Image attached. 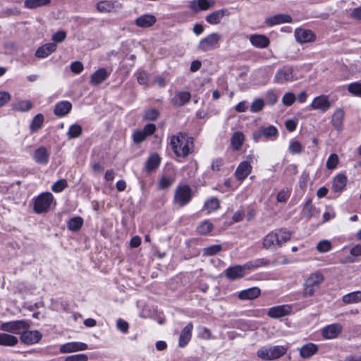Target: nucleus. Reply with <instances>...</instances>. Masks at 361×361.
Here are the masks:
<instances>
[{
	"instance_id": "f257e3e1",
	"label": "nucleus",
	"mask_w": 361,
	"mask_h": 361,
	"mask_svg": "<svg viewBox=\"0 0 361 361\" xmlns=\"http://www.w3.org/2000/svg\"><path fill=\"white\" fill-rule=\"evenodd\" d=\"M170 145L178 157L185 158L194 150L193 138L183 133L172 135L170 139Z\"/></svg>"
},
{
	"instance_id": "f03ea898",
	"label": "nucleus",
	"mask_w": 361,
	"mask_h": 361,
	"mask_svg": "<svg viewBox=\"0 0 361 361\" xmlns=\"http://www.w3.org/2000/svg\"><path fill=\"white\" fill-rule=\"evenodd\" d=\"M291 233L286 229H276L269 233L263 239V247L269 249L274 246L281 247L290 239Z\"/></svg>"
},
{
	"instance_id": "7ed1b4c3",
	"label": "nucleus",
	"mask_w": 361,
	"mask_h": 361,
	"mask_svg": "<svg viewBox=\"0 0 361 361\" xmlns=\"http://www.w3.org/2000/svg\"><path fill=\"white\" fill-rule=\"evenodd\" d=\"M287 352V348L283 345H274L269 348L263 347L257 352V356L264 361L277 360Z\"/></svg>"
},
{
	"instance_id": "20e7f679",
	"label": "nucleus",
	"mask_w": 361,
	"mask_h": 361,
	"mask_svg": "<svg viewBox=\"0 0 361 361\" xmlns=\"http://www.w3.org/2000/svg\"><path fill=\"white\" fill-rule=\"evenodd\" d=\"M323 281L324 276L319 271L311 274L303 284V296H312Z\"/></svg>"
},
{
	"instance_id": "39448f33",
	"label": "nucleus",
	"mask_w": 361,
	"mask_h": 361,
	"mask_svg": "<svg viewBox=\"0 0 361 361\" xmlns=\"http://www.w3.org/2000/svg\"><path fill=\"white\" fill-rule=\"evenodd\" d=\"M54 201V196L49 192H45L36 197L33 210L36 214L47 212Z\"/></svg>"
},
{
	"instance_id": "423d86ee",
	"label": "nucleus",
	"mask_w": 361,
	"mask_h": 361,
	"mask_svg": "<svg viewBox=\"0 0 361 361\" xmlns=\"http://www.w3.org/2000/svg\"><path fill=\"white\" fill-rule=\"evenodd\" d=\"M30 322L26 320H16L8 322H4L1 324L0 329L15 334H22L24 330L29 329Z\"/></svg>"
},
{
	"instance_id": "0eeeda50",
	"label": "nucleus",
	"mask_w": 361,
	"mask_h": 361,
	"mask_svg": "<svg viewBox=\"0 0 361 361\" xmlns=\"http://www.w3.org/2000/svg\"><path fill=\"white\" fill-rule=\"evenodd\" d=\"M221 39V36L220 34L213 32L200 41L197 49L204 52L214 49L219 47Z\"/></svg>"
},
{
	"instance_id": "6e6552de",
	"label": "nucleus",
	"mask_w": 361,
	"mask_h": 361,
	"mask_svg": "<svg viewBox=\"0 0 361 361\" xmlns=\"http://www.w3.org/2000/svg\"><path fill=\"white\" fill-rule=\"evenodd\" d=\"M192 199V190L188 185H179L174 194V202L182 207L190 202Z\"/></svg>"
},
{
	"instance_id": "1a4fd4ad",
	"label": "nucleus",
	"mask_w": 361,
	"mask_h": 361,
	"mask_svg": "<svg viewBox=\"0 0 361 361\" xmlns=\"http://www.w3.org/2000/svg\"><path fill=\"white\" fill-rule=\"evenodd\" d=\"M42 335L37 330H24L20 336V341L27 345H33L42 339Z\"/></svg>"
},
{
	"instance_id": "9d476101",
	"label": "nucleus",
	"mask_w": 361,
	"mask_h": 361,
	"mask_svg": "<svg viewBox=\"0 0 361 361\" xmlns=\"http://www.w3.org/2000/svg\"><path fill=\"white\" fill-rule=\"evenodd\" d=\"M295 39L300 44L312 42L315 40V35L310 30L297 28L294 32Z\"/></svg>"
},
{
	"instance_id": "9b49d317",
	"label": "nucleus",
	"mask_w": 361,
	"mask_h": 361,
	"mask_svg": "<svg viewBox=\"0 0 361 361\" xmlns=\"http://www.w3.org/2000/svg\"><path fill=\"white\" fill-rule=\"evenodd\" d=\"M247 270L245 267V264L243 265H235L230 267L225 270V276L230 280H236L240 278H243Z\"/></svg>"
},
{
	"instance_id": "f8f14e48",
	"label": "nucleus",
	"mask_w": 361,
	"mask_h": 361,
	"mask_svg": "<svg viewBox=\"0 0 361 361\" xmlns=\"http://www.w3.org/2000/svg\"><path fill=\"white\" fill-rule=\"evenodd\" d=\"M343 327L338 323L327 325L322 330V335L326 339H334L342 332Z\"/></svg>"
},
{
	"instance_id": "ddd939ff",
	"label": "nucleus",
	"mask_w": 361,
	"mask_h": 361,
	"mask_svg": "<svg viewBox=\"0 0 361 361\" xmlns=\"http://www.w3.org/2000/svg\"><path fill=\"white\" fill-rule=\"evenodd\" d=\"M292 307L288 305H278L271 307L267 315L271 318L279 319L290 314Z\"/></svg>"
},
{
	"instance_id": "4468645a",
	"label": "nucleus",
	"mask_w": 361,
	"mask_h": 361,
	"mask_svg": "<svg viewBox=\"0 0 361 361\" xmlns=\"http://www.w3.org/2000/svg\"><path fill=\"white\" fill-rule=\"evenodd\" d=\"M122 4L118 3L117 1H107L104 0L99 1L96 8L99 13H111L116 11V9L121 8Z\"/></svg>"
},
{
	"instance_id": "2eb2a0df",
	"label": "nucleus",
	"mask_w": 361,
	"mask_h": 361,
	"mask_svg": "<svg viewBox=\"0 0 361 361\" xmlns=\"http://www.w3.org/2000/svg\"><path fill=\"white\" fill-rule=\"evenodd\" d=\"M310 106L312 109H318L322 112H325L330 108L331 102L327 95L322 94L316 97L313 99Z\"/></svg>"
},
{
	"instance_id": "dca6fc26",
	"label": "nucleus",
	"mask_w": 361,
	"mask_h": 361,
	"mask_svg": "<svg viewBox=\"0 0 361 361\" xmlns=\"http://www.w3.org/2000/svg\"><path fill=\"white\" fill-rule=\"evenodd\" d=\"M293 78V68L291 67H283L276 72L274 77V82L282 84L292 81Z\"/></svg>"
},
{
	"instance_id": "f3484780",
	"label": "nucleus",
	"mask_w": 361,
	"mask_h": 361,
	"mask_svg": "<svg viewBox=\"0 0 361 361\" xmlns=\"http://www.w3.org/2000/svg\"><path fill=\"white\" fill-rule=\"evenodd\" d=\"M87 345L82 342H70L60 346L59 350L61 353H70L77 351L85 350Z\"/></svg>"
},
{
	"instance_id": "a211bd4d",
	"label": "nucleus",
	"mask_w": 361,
	"mask_h": 361,
	"mask_svg": "<svg viewBox=\"0 0 361 361\" xmlns=\"http://www.w3.org/2000/svg\"><path fill=\"white\" fill-rule=\"evenodd\" d=\"M252 166L250 161H244L239 164L235 171V176L237 180L242 181L251 173Z\"/></svg>"
},
{
	"instance_id": "6ab92c4d",
	"label": "nucleus",
	"mask_w": 361,
	"mask_h": 361,
	"mask_svg": "<svg viewBox=\"0 0 361 361\" xmlns=\"http://www.w3.org/2000/svg\"><path fill=\"white\" fill-rule=\"evenodd\" d=\"M214 0H193L190 3V8L194 12L205 11L215 5Z\"/></svg>"
},
{
	"instance_id": "aec40b11",
	"label": "nucleus",
	"mask_w": 361,
	"mask_h": 361,
	"mask_svg": "<svg viewBox=\"0 0 361 361\" xmlns=\"http://www.w3.org/2000/svg\"><path fill=\"white\" fill-rule=\"evenodd\" d=\"M229 15L230 12L227 9L223 8L209 13L206 16L205 20L211 25H217L221 23L224 16Z\"/></svg>"
},
{
	"instance_id": "412c9836",
	"label": "nucleus",
	"mask_w": 361,
	"mask_h": 361,
	"mask_svg": "<svg viewBox=\"0 0 361 361\" xmlns=\"http://www.w3.org/2000/svg\"><path fill=\"white\" fill-rule=\"evenodd\" d=\"M110 75V71L104 68H100L90 77V83L92 85H98L106 80Z\"/></svg>"
},
{
	"instance_id": "4be33fe9",
	"label": "nucleus",
	"mask_w": 361,
	"mask_h": 361,
	"mask_svg": "<svg viewBox=\"0 0 361 361\" xmlns=\"http://www.w3.org/2000/svg\"><path fill=\"white\" fill-rule=\"evenodd\" d=\"M192 329L193 325L190 322L181 331L178 340V345L180 347L184 348L189 343L191 339Z\"/></svg>"
},
{
	"instance_id": "5701e85b",
	"label": "nucleus",
	"mask_w": 361,
	"mask_h": 361,
	"mask_svg": "<svg viewBox=\"0 0 361 361\" xmlns=\"http://www.w3.org/2000/svg\"><path fill=\"white\" fill-rule=\"evenodd\" d=\"M292 17L288 14H276L274 16H271L267 18L265 20V23L267 25L269 26H273L275 25L284 23H291Z\"/></svg>"
},
{
	"instance_id": "b1692460",
	"label": "nucleus",
	"mask_w": 361,
	"mask_h": 361,
	"mask_svg": "<svg viewBox=\"0 0 361 361\" xmlns=\"http://www.w3.org/2000/svg\"><path fill=\"white\" fill-rule=\"evenodd\" d=\"M191 97V94L187 91H180L175 94L171 99V102L173 105L181 106L188 103Z\"/></svg>"
},
{
	"instance_id": "393cba45",
	"label": "nucleus",
	"mask_w": 361,
	"mask_h": 361,
	"mask_svg": "<svg viewBox=\"0 0 361 361\" xmlns=\"http://www.w3.org/2000/svg\"><path fill=\"white\" fill-rule=\"evenodd\" d=\"M56 49L55 43H47L39 47L36 52L35 56L37 58H45L49 56L51 53L54 52Z\"/></svg>"
},
{
	"instance_id": "a878e982",
	"label": "nucleus",
	"mask_w": 361,
	"mask_h": 361,
	"mask_svg": "<svg viewBox=\"0 0 361 361\" xmlns=\"http://www.w3.org/2000/svg\"><path fill=\"white\" fill-rule=\"evenodd\" d=\"M33 157L37 163L46 165L49 161V153L46 147H40L35 151Z\"/></svg>"
},
{
	"instance_id": "bb28decb",
	"label": "nucleus",
	"mask_w": 361,
	"mask_h": 361,
	"mask_svg": "<svg viewBox=\"0 0 361 361\" xmlns=\"http://www.w3.org/2000/svg\"><path fill=\"white\" fill-rule=\"evenodd\" d=\"M161 158L157 154L149 157L145 164V169L147 173L154 171L160 165Z\"/></svg>"
},
{
	"instance_id": "cd10ccee",
	"label": "nucleus",
	"mask_w": 361,
	"mask_h": 361,
	"mask_svg": "<svg viewBox=\"0 0 361 361\" xmlns=\"http://www.w3.org/2000/svg\"><path fill=\"white\" fill-rule=\"evenodd\" d=\"M251 44L257 48H266L269 44V38L263 35H252L250 37Z\"/></svg>"
},
{
	"instance_id": "c85d7f7f",
	"label": "nucleus",
	"mask_w": 361,
	"mask_h": 361,
	"mask_svg": "<svg viewBox=\"0 0 361 361\" xmlns=\"http://www.w3.org/2000/svg\"><path fill=\"white\" fill-rule=\"evenodd\" d=\"M318 351V347L312 343L302 345L300 349V355L302 358L307 359L313 356Z\"/></svg>"
},
{
	"instance_id": "c756f323",
	"label": "nucleus",
	"mask_w": 361,
	"mask_h": 361,
	"mask_svg": "<svg viewBox=\"0 0 361 361\" xmlns=\"http://www.w3.org/2000/svg\"><path fill=\"white\" fill-rule=\"evenodd\" d=\"M156 18L153 15L145 14L138 17L135 20V24L140 27H149L156 23Z\"/></svg>"
},
{
	"instance_id": "7c9ffc66",
	"label": "nucleus",
	"mask_w": 361,
	"mask_h": 361,
	"mask_svg": "<svg viewBox=\"0 0 361 361\" xmlns=\"http://www.w3.org/2000/svg\"><path fill=\"white\" fill-rule=\"evenodd\" d=\"M72 109V104L68 101L57 103L54 107V114L58 116H63L68 114Z\"/></svg>"
},
{
	"instance_id": "2f4dec72",
	"label": "nucleus",
	"mask_w": 361,
	"mask_h": 361,
	"mask_svg": "<svg viewBox=\"0 0 361 361\" xmlns=\"http://www.w3.org/2000/svg\"><path fill=\"white\" fill-rule=\"evenodd\" d=\"M260 289L257 287H252L243 290L238 293L240 300H253L260 295Z\"/></svg>"
},
{
	"instance_id": "473e14b6",
	"label": "nucleus",
	"mask_w": 361,
	"mask_h": 361,
	"mask_svg": "<svg viewBox=\"0 0 361 361\" xmlns=\"http://www.w3.org/2000/svg\"><path fill=\"white\" fill-rule=\"evenodd\" d=\"M347 183V178L343 174L337 175L333 180V190L336 192H341L345 187Z\"/></svg>"
},
{
	"instance_id": "72a5a7b5",
	"label": "nucleus",
	"mask_w": 361,
	"mask_h": 361,
	"mask_svg": "<svg viewBox=\"0 0 361 361\" xmlns=\"http://www.w3.org/2000/svg\"><path fill=\"white\" fill-rule=\"evenodd\" d=\"M18 342V339L11 334L6 333L0 334V345L14 346Z\"/></svg>"
},
{
	"instance_id": "f704fd0d",
	"label": "nucleus",
	"mask_w": 361,
	"mask_h": 361,
	"mask_svg": "<svg viewBox=\"0 0 361 361\" xmlns=\"http://www.w3.org/2000/svg\"><path fill=\"white\" fill-rule=\"evenodd\" d=\"M244 140V135L242 132L237 131L234 133L231 139L233 149L235 151L239 150L243 144Z\"/></svg>"
},
{
	"instance_id": "c9c22d12",
	"label": "nucleus",
	"mask_w": 361,
	"mask_h": 361,
	"mask_svg": "<svg viewBox=\"0 0 361 361\" xmlns=\"http://www.w3.org/2000/svg\"><path fill=\"white\" fill-rule=\"evenodd\" d=\"M214 228L213 224L209 220H204L197 226L196 231L198 234L205 235L209 233Z\"/></svg>"
},
{
	"instance_id": "e433bc0d",
	"label": "nucleus",
	"mask_w": 361,
	"mask_h": 361,
	"mask_svg": "<svg viewBox=\"0 0 361 361\" xmlns=\"http://www.w3.org/2000/svg\"><path fill=\"white\" fill-rule=\"evenodd\" d=\"M51 4V0H25L24 6L29 9H35Z\"/></svg>"
},
{
	"instance_id": "4c0bfd02",
	"label": "nucleus",
	"mask_w": 361,
	"mask_h": 361,
	"mask_svg": "<svg viewBox=\"0 0 361 361\" xmlns=\"http://www.w3.org/2000/svg\"><path fill=\"white\" fill-rule=\"evenodd\" d=\"M342 300L345 304L357 303L361 302V290L352 292L343 295Z\"/></svg>"
},
{
	"instance_id": "58836bf2",
	"label": "nucleus",
	"mask_w": 361,
	"mask_h": 361,
	"mask_svg": "<svg viewBox=\"0 0 361 361\" xmlns=\"http://www.w3.org/2000/svg\"><path fill=\"white\" fill-rule=\"evenodd\" d=\"M83 225V219L80 216L71 218L67 222L68 228L72 231H78Z\"/></svg>"
},
{
	"instance_id": "ea45409f",
	"label": "nucleus",
	"mask_w": 361,
	"mask_h": 361,
	"mask_svg": "<svg viewBox=\"0 0 361 361\" xmlns=\"http://www.w3.org/2000/svg\"><path fill=\"white\" fill-rule=\"evenodd\" d=\"M344 112L342 109H337L332 116L331 123L334 128L339 130L343 124Z\"/></svg>"
},
{
	"instance_id": "a19ab883",
	"label": "nucleus",
	"mask_w": 361,
	"mask_h": 361,
	"mask_svg": "<svg viewBox=\"0 0 361 361\" xmlns=\"http://www.w3.org/2000/svg\"><path fill=\"white\" fill-rule=\"evenodd\" d=\"M264 137L266 140H275L278 135V130L274 126H269L268 127L261 126Z\"/></svg>"
},
{
	"instance_id": "79ce46f5",
	"label": "nucleus",
	"mask_w": 361,
	"mask_h": 361,
	"mask_svg": "<svg viewBox=\"0 0 361 361\" xmlns=\"http://www.w3.org/2000/svg\"><path fill=\"white\" fill-rule=\"evenodd\" d=\"M44 116L42 114H37L32 120L30 125V130L31 132H36L40 129L44 123Z\"/></svg>"
},
{
	"instance_id": "37998d69",
	"label": "nucleus",
	"mask_w": 361,
	"mask_h": 361,
	"mask_svg": "<svg viewBox=\"0 0 361 361\" xmlns=\"http://www.w3.org/2000/svg\"><path fill=\"white\" fill-rule=\"evenodd\" d=\"M32 107V104L29 100L20 101L13 104V109L16 111L25 112L30 110Z\"/></svg>"
},
{
	"instance_id": "c03bdc74",
	"label": "nucleus",
	"mask_w": 361,
	"mask_h": 361,
	"mask_svg": "<svg viewBox=\"0 0 361 361\" xmlns=\"http://www.w3.org/2000/svg\"><path fill=\"white\" fill-rule=\"evenodd\" d=\"M314 210V207L312 205V200L310 199L307 200L302 208V215L306 219H310L314 215L313 211Z\"/></svg>"
},
{
	"instance_id": "a18cd8bd",
	"label": "nucleus",
	"mask_w": 361,
	"mask_h": 361,
	"mask_svg": "<svg viewBox=\"0 0 361 361\" xmlns=\"http://www.w3.org/2000/svg\"><path fill=\"white\" fill-rule=\"evenodd\" d=\"M268 264L269 261L266 259H257L245 263V267H247V270H253L262 266H267Z\"/></svg>"
},
{
	"instance_id": "49530a36",
	"label": "nucleus",
	"mask_w": 361,
	"mask_h": 361,
	"mask_svg": "<svg viewBox=\"0 0 361 361\" xmlns=\"http://www.w3.org/2000/svg\"><path fill=\"white\" fill-rule=\"evenodd\" d=\"M204 207L209 213L216 211L219 207V201L216 197H211L204 202Z\"/></svg>"
},
{
	"instance_id": "de8ad7c7",
	"label": "nucleus",
	"mask_w": 361,
	"mask_h": 361,
	"mask_svg": "<svg viewBox=\"0 0 361 361\" xmlns=\"http://www.w3.org/2000/svg\"><path fill=\"white\" fill-rule=\"evenodd\" d=\"M222 250L221 245H212L202 250L203 256H213Z\"/></svg>"
},
{
	"instance_id": "09e8293b",
	"label": "nucleus",
	"mask_w": 361,
	"mask_h": 361,
	"mask_svg": "<svg viewBox=\"0 0 361 361\" xmlns=\"http://www.w3.org/2000/svg\"><path fill=\"white\" fill-rule=\"evenodd\" d=\"M82 127L78 124H73L70 126L68 131V136L69 138H76L82 133Z\"/></svg>"
},
{
	"instance_id": "8fccbe9b",
	"label": "nucleus",
	"mask_w": 361,
	"mask_h": 361,
	"mask_svg": "<svg viewBox=\"0 0 361 361\" xmlns=\"http://www.w3.org/2000/svg\"><path fill=\"white\" fill-rule=\"evenodd\" d=\"M159 112L156 109H149L145 112L143 118L145 121H155L159 117Z\"/></svg>"
},
{
	"instance_id": "3c124183",
	"label": "nucleus",
	"mask_w": 361,
	"mask_h": 361,
	"mask_svg": "<svg viewBox=\"0 0 361 361\" xmlns=\"http://www.w3.org/2000/svg\"><path fill=\"white\" fill-rule=\"evenodd\" d=\"M174 179L169 176H162L159 182V186L161 189L164 190L170 188L173 184Z\"/></svg>"
},
{
	"instance_id": "603ef678",
	"label": "nucleus",
	"mask_w": 361,
	"mask_h": 361,
	"mask_svg": "<svg viewBox=\"0 0 361 361\" xmlns=\"http://www.w3.org/2000/svg\"><path fill=\"white\" fill-rule=\"evenodd\" d=\"M348 90L353 95L361 97V83L353 82L348 85Z\"/></svg>"
},
{
	"instance_id": "864d4df0",
	"label": "nucleus",
	"mask_w": 361,
	"mask_h": 361,
	"mask_svg": "<svg viewBox=\"0 0 361 361\" xmlns=\"http://www.w3.org/2000/svg\"><path fill=\"white\" fill-rule=\"evenodd\" d=\"M338 163V157L336 154H331L326 161V168L328 169H334Z\"/></svg>"
},
{
	"instance_id": "5fc2aeb1",
	"label": "nucleus",
	"mask_w": 361,
	"mask_h": 361,
	"mask_svg": "<svg viewBox=\"0 0 361 361\" xmlns=\"http://www.w3.org/2000/svg\"><path fill=\"white\" fill-rule=\"evenodd\" d=\"M264 106V102L262 99H256L253 101L250 106V111L253 113L260 111Z\"/></svg>"
},
{
	"instance_id": "6e6d98bb",
	"label": "nucleus",
	"mask_w": 361,
	"mask_h": 361,
	"mask_svg": "<svg viewBox=\"0 0 361 361\" xmlns=\"http://www.w3.org/2000/svg\"><path fill=\"white\" fill-rule=\"evenodd\" d=\"M68 186L67 181L65 179H61L56 181L51 187V190L55 192L63 191Z\"/></svg>"
},
{
	"instance_id": "4d7b16f0",
	"label": "nucleus",
	"mask_w": 361,
	"mask_h": 361,
	"mask_svg": "<svg viewBox=\"0 0 361 361\" xmlns=\"http://www.w3.org/2000/svg\"><path fill=\"white\" fill-rule=\"evenodd\" d=\"M317 249L319 252H326L331 249V243L327 240H322L317 244Z\"/></svg>"
},
{
	"instance_id": "13d9d810",
	"label": "nucleus",
	"mask_w": 361,
	"mask_h": 361,
	"mask_svg": "<svg viewBox=\"0 0 361 361\" xmlns=\"http://www.w3.org/2000/svg\"><path fill=\"white\" fill-rule=\"evenodd\" d=\"M288 149L292 154H299L302 150V146L300 142L292 140L290 143Z\"/></svg>"
},
{
	"instance_id": "bf43d9fd",
	"label": "nucleus",
	"mask_w": 361,
	"mask_h": 361,
	"mask_svg": "<svg viewBox=\"0 0 361 361\" xmlns=\"http://www.w3.org/2000/svg\"><path fill=\"white\" fill-rule=\"evenodd\" d=\"M295 99L296 98L293 93L287 92L283 96L282 102L285 106H290L295 102Z\"/></svg>"
},
{
	"instance_id": "052dcab7",
	"label": "nucleus",
	"mask_w": 361,
	"mask_h": 361,
	"mask_svg": "<svg viewBox=\"0 0 361 361\" xmlns=\"http://www.w3.org/2000/svg\"><path fill=\"white\" fill-rule=\"evenodd\" d=\"M137 80L140 85H147L148 82V75L144 71H139L136 73Z\"/></svg>"
},
{
	"instance_id": "680f3d73",
	"label": "nucleus",
	"mask_w": 361,
	"mask_h": 361,
	"mask_svg": "<svg viewBox=\"0 0 361 361\" xmlns=\"http://www.w3.org/2000/svg\"><path fill=\"white\" fill-rule=\"evenodd\" d=\"M20 14V10L16 8H8L1 11V16L4 18L10 17L12 16H19Z\"/></svg>"
},
{
	"instance_id": "e2e57ef3",
	"label": "nucleus",
	"mask_w": 361,
	"mask_h": 361,
	"mask_svg": "<svg viewBox=\"0 0 361 361\" xmlns=\"http://www.w3.org/2000/svg\"><path fill=\"white\" fill-rule=\"evenodd\" d=\"M71 71L75 74L80 73L83 69V65L80 61H73L70 66Z\"/></svg>"
},
{
	"instance_id": "0e129e2a",
	"label": "nucleus",
	"mask_w": 361,
	"mask_h": 361,
	"mask_svg": "<svg viewBox=\"0 0 361 361\" xmlns=\"http://www.w3.org/2000/svg\"><path fill=\"white\" fill-rule=\"evenodd\" d=\"M309 180H310L309 173L307 172H303L302 173V175L300 176V180H299L300 188L302 190H305L307 186Z\"/></svg>"
},
{
	"instance_id": "69168bd1",
	"label": "nucleus",
	"mask_w": 361,
	"mask_h": 361,
	"mask_svg": "<svg viewBox=\"0 0 361 361\" xmlns=\"http://www.w3.org/2000/svg\"><path fill=\"white\" fill-rule=\"evenodd\" d=\"M88 357L85 354H76L68 356L65 361H87Z\"/></svg>"
},
{
	"instance_id": "338daca9",
	"label": "nucleus",
	"mask_w": 361,
	"mask_h": 361,
	"mask_svg": "<svg viewBox=\"0 0 361 361\" xmlns=\"http://www.w3.org/2000/svg\"><path fill=\"white\" fill-rule=\"evenodd\" d=\"M66 37V32L65 31L61 30L56 32L53 35L51 39L56 43L62 42Z\"/></svg>"
},
{
	"instance_id": "774afa93",
	"label": "nucleus",
	"mask_w": 361,
	"mask_h": 361,
	"mask_svg": "<svg viewBox=\"0 0 361 361\" xmlns=\"http://www.w3.org/2000/svg\"><path fill=\"white\" fill-rule=\"evenodd\" d=\"M133 141L135 143H140L145 140L147 136L142 130H137L133 133Z\"/></svg>"
}]
</instances>
